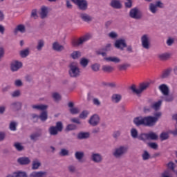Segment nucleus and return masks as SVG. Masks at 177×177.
Listing matches in <instances>:
<instances>
[{"instance_id": "nucleus-13", "label": "nucleus", "mask_w": 177, "mask_h": 177, "mask_svg": "<svg viewBox=\"0 0 177 177\" xmlns=\"http://www.w3.org/2000/svg\"><path fill=\"white\" fill-rule=\"evenodd\" d=\"M100 122V117H99V115L97 114L93 115L88 120V124H90L91 127H97Z\"/></svg>"}, {"instance_id": "nucleus-31", "label": "nucleus", "mask_w": 177, "mask_h": 177, "mask_svg": "<svg viewBox=\"0 0 177 177\" xmlns=\"http://www.w3.org/2000/svg\"><path fill=\"white\" fill-rule=\"evenodd\" d=\"M122 99L121 94H113L111 96V100L113 103H120Z\"/></svg>"}, {"instance_id": "nucleus-19", "label": "nucleus", "mask_w": 177, "mask_h": 177, "mask_svg": "<svg viewBox=\"0 0 177 177\" xmlns=\"http://www.w3.org/2000/svg\"><path fill=\"white\" fill-rule=\"evenodd\" d=\"M80 17L84 23H90V21H92V17L86 12L80 13Z\"/></svg>"}, {"instance_id": "nucleus-30", "label": "nucleus", "mask_w": 177, "mask_h": 177, "mask_svg": "<svg viewBox=\"0 0 177 177\" xmlns=\"http://www.w3.org/2000/svg\"><path fill=\"white\" fill-rule=\"evenodd\" d=\"M104 60L106 62H111L112 63H120L121 59L118 57H104Z\"/></svg>"}, {"instance_id": "nucleus-48", "label": "nucleus", "mask_w": 177, "mask_h": 177, "mask_svg": "<svg viewBox=\"0 0 177 177\" xmlns=\"http://www.w3.org/2000/svg\"><path fill=\"white\" fill-rule=\"evenodd\" d=\"M14 147L18 151H23L24 150V147L20 142H15Z\"/></svg>"}, {"instance_id": "nucleus-49", "label": "nucleus", "mask_w": 177, "mask_h": 177, "mask_svg": "<svg viewBox=\"0 0 177 177\" xmlns=\"http://www.w3.org/2000/svg\"><path fill=\"white\" fill-rule=\"evenodd\" d=\"M9 128L10 130L15 132V131H17V123L16 122H10Z\"/></svg>"}, {"instance_id": "nucleus-21", "label": "nucleus", "mask_w": 177, "mask_h": 177, "mask_svg": "<svg viewBox=\"0 0 177 177\" xmlns=\"http://www.w3.org/2000/svg\"><path fill=\"white\" fill-rule=\"evenodd\" d=\"M52 48L53 50H55V52H62L64 50V46L60 45L57 41H55L53 43Z\"/></svg>"}, {"instance_id": "nucleus-44", "label": "nucleus", "mask_w": 177, "mask_h": 177, "mask_svg": "<svg viewBox=\"0 0 177 177\" xmlns=\"http://www.w3.org/2000/svg\"><path fill=\"white\" fill-rule=\"evenodd\" d=\"M39 118H40L41 121H46L48 120V111H43L39 116Z\"/></svg>"}, {"instance_id": "nucleus-6", "label": "nucleus", "mask_w": 177, "mask_h": 177, "mask_svg": "<svg viewBox=\"0 0 177 177\" xmlns=\"http://www.w3.org/2000/svg\"><path fill=\"white\" fill-rule=\"evenodd\" d=\"M150 86L149 82L146 83H141L138 87V88H136V86L135 84H133L130 89L132 91L133 93H136V95H140L142 92H145Z\"/></svg>"}, {"instance_id": "nucleus-12", "label": "nucleus", "mask_w": 177, "mask_h": 177, "mask_svg": "<svg viewBox=\"0 0 177 177\" xmlns=\"http://www.w3.org/2000/svg\"><path fill=\"white\" fill-rule=\"evenodd\" d=\"M92 38V35L87 34L82 37H80L77 41H74L73 45V46H80L86 42V41H89Z\"/></svg>"}, {"instance_id": "nucleus-23", "label": "nucleus", "mask_w": 177, "mask_h": 177, "mask_svg": "<svg viewBox=\"0 0 177 177\" xmlns=\"http://www.w3.org/2000/svg\"><path fill=\"white\" fill-rule=\"evenodd\" d=\"M68 106L70 109V113L71 114H79L80 110L78 108H74V102H70L68 103Z\"/></svg>"}, {"instance_id": "nucleus-33", "label": "nucleus", "mask_w": 177, "mask_h": 177, "mask_svg": "<svg viewBox=\"0 0 177 177\" xmlns=\"http://www.w3.org/2000/svg\"><path fill=\"white\" fill-rule=\"evenodd\" d=\"M129 67H131V64L128 63L121 64L118 66L119 71H125L129 68Z\"/></svg>"}, {"instance_id": "nucleus-53", "label": "nucleus", "mask_w": 177, "mask_h": 177, "mask_svg": "<svg viewBox=\"0 0 177 177\" xmlns=\"http://www.w3.org/2000/svg\"><path fill=\"white\" fill-rule=\"evenodd\" d=\"M147 145L150 149H153V150L158 149V144L157 142H149Z\"/></svg>"}, {"instance_id": "nucleus-34", "label": "nucleus", "mask_w": 177, "mask_h": 177, "mask_svg": "<svg viewBox=\"0 0 177 177\" xmlns=\"http://www.w3.org/2000/svg\"><path fill=\"white\" fill-rule=\"evenodd\" d=\"M44 175H46V171H32L29 177H42Z\"/></svg>"}, {"instance_id": "nucleus-62", "label": "nucleus", "mask_w": 177, "mask_h": 177, "mask_svg": "<svg viewBox=\"0 0 177 177\" xmlns=\"http://www.w3.org/2000/svg\"><path fill=\"white\" fill-rule=\"evenodd\" d=\"M118 37V35L114 31H112L109 34V37L111 38L112 39H115V38H117Z\"/></svg>"}, {"instance_id": "nucleus-24", "label": "nucleus", "mask_w": 177, "mask_h": 177, "mask_svg": "<svg viewBox=\"0 0 177 177\" xmlns=\"http://www.w3.org/2000/svg\"><path fill=\"white\" fill-rule=\"evenodd\" d=\"M41 165H42L41 160L38 158H35L32 162V169L35 171V169H38Z\"/></svg>"}, {"instance_id": "nucleus-2", "label": "nucleus", "mask_w": 177, "mask_h": 177, "mask_svg": "<svg viewBox=\"0 0 177 177\" xmlns=\"http://www.w3.org/2000/svg\"><path fill=\"white\" fill-rule=\"evenodd\" d=\"M159 90L162 92L165 97V100L167 102H171L174 101V96L169 95V87L167 84H162L159 86Z\"/></svg>"}, {"instance_id": "nucleus-41", "label": "nucleus", "mask_w": 177, "mask_h": 177, "mask_svg": "<svg viewBox=\"0 0 177 177\" xmlns=\"http://www.w3.org/2000/svg\"><path fill=\"white\" fill-rule=\"evenodd\" d=\"M81 56H82V53L80 51H73L71 54V57H72V59H80Z\"/></svg>"}, {"instance_id": "nucleus-15", "label": "nucleus", "mask_w": 177, "mask_h": 177, "mask_svg": "<svg viewBox=\"0 0 177 177\" xmlns=\"http://www.w3.org/2000/svg\"><path fill=\"white\" fill-rule=\"evenodd\" d=\"M19 165H30L31 164V159L27 156L20 157L17 160Z\"/></svg>"}, {"instance_id": "nucleus-46", "label": "nucleus", "mask_w": 177, "mask_h": 177, "mask_svg": "<svg viewBox=\"0 0 177 177\" xmlns=\"http://www.w3.org/2000/svg\"><path fill=\"white\" fill-rule=\"evenodd\" d=\"M78 127L74 124H69L66 126V131H75Z\"/></svg>"}, {"instance_id": "nucleus-39", "label": "nucleus", "mask_w": 177, "mask_h": 177, "mask_svg": "<svg viewBox=\"0 0 177 177\" xmlns=\"http://www.w3.org/2000/svg\"><path fill=\"white\" fill-rule=\"evenodd\" d=\"M88 64H89V59L85 58V57H82L80 59V65L85 68L86 67L88 66Z\"/></svg>"}, {"instance_id": "nucleus-52", "label": "nucleus", "mask_w": 177, "mask_h": 177, "mask_svg": "<svg viewBox=\"0 0 177 177\" xmlns=\"http://www.w3.org/2000/svg\"><path fill=\"white\" fill-rule=\"evenodd\" d=\"M131 136L133 137V139H138V130L136 129H131Z\"/></svg>"}, {"instance_id": "nucleus-54", "label": "nucleus", "mask_w": 177, "mask_h": 177, "mask_svg": "<svg viewBox=\"0 0 177 177\" xmlns=\"http://www.w3.org/2000/svg\"><path fill=\"white\" fill-rule=\"evenodd\" d=\"M167 166L169 171L170 169L171 171H173V172H175V163H174V162H169V163H167Z\"/></svg>"}, {"instance_id": "nucleus-42", "label": "nucleus", "mask_w": 177, "mask_h": 177, "mask_svg": "<svg viewBox=\"0 0 177 177\" xmlns=\"http://www.w3.org/2000/svg\"><path fill=\"white\" fill-rule=\"evenodd\" d=\"M137 138L138 140H142V142H146V140H148L147 139V133H140Z\"/></svg>"}, {"instance_id": "nucleus-26", "label": "nucleus", "mask_w": 177, "mask_h": 177, "mask_svg": "<svg viewBox=\"0 0 177 177\" xmlns=\"http://www.w3.org/2000/svg\"><path fill=\"white\" fill-rule=\"evenodd\" d=\"M84 157H85V153H84V151H77L75 152V158L76 160H77V161H79V162L82 161V158H84Z\"/></svg>"}, {"instance_id": "nucleus-64", "label": "nucleus", "mask_w": 177, "mask_h": 177, "mask_svg": "<svg viewBox=\"0 0 177 177\" xmlns=\"http://www.w3.org/2000/svg\"><path fill=\"white\" fill-rule=\"evenodd\" d=\"M52 97L56 101L60 100L61 99L60 94H59V93H53L52 95Z\"/></svg>"}, {"instance_id": "nucleus-22", "label": "nucleus", "mask_w": 177, "mask_h": 177, "mask_svg": "<svg viewBox=\"0 0 177 177\" xmlns=\"http://www.w3.org/2000/svg\"><path fill=\"white\" fill-rule=\"evenodd\" d=\"M110 6L113 8V9H121L122 8V4L120 0H111Z\"/></svg>"}, {"instance_id": "nucleus-45", "label": "nucleus", "mask_w": 177, "mask_h": 177, "mask_svg": "<svg viewBox=\"0 0 177 177\" xmlns=\"http://www.w3.org/2000/svg\"><path fill=\"white\" fill-rule=\"evenodd\" d=\"M15 177H27V173L26 171H17L13 173Z\"/></svg>"}, {"instance_id": "nucleus-43", "label": "nucleus", "mask_w": 177, "mask_h": 177, "mask_svg": "<svg viewBox=\"0 0 177 177\" xmlns=\"http://www.w3.org/2000/svg\"><path fill=\"white\" fill-rule=\"evenodd\" d=\"M160 177H172V173H171V170L166 169L162 173H161Z\"/></svg>"}, {"instance_id": "nucleus-58", "label": "nucleus", "mask_w": 177, "mask_h": 177, "mask_svg": "<svg viewBox=\"0 0 177 177\" xmlns=\"http://www.w3.org/2000/svg\"><path fill=\"white\" fill-rule=\"evenodd\" d=\"M59 154L62 157H66V156H68V150L66 149H62Z\"/></svg>"}, {"instance_id": "nucleus-1", "label": "nucleus", "mask_w": 177, "mask_h": 177, "mask_svg": "<svg viewBox=\"0 0 177 177\" xmlns=\"http://www.w3.org/2000/svg\"><path fill=\"white\" fill-rule=\"evenodd\" d=\"M68 74L71 78H78L81 75V71L77 62H71L69 65Z\"/></svg>"}, {"instance_id": "nucleus-8", "label": "nucleus", "mask_w": 177, "mask_h": 177, "mask_svg": "<svg viewBox=\"0 0 177 177\" xmlns=\"http://www.w3.org/2000/svg\"><path fill=\"white\" fill-rule=\"evenodd\" d=\"M161 115H162V113L156 112L153 113V116H148V120L149 121V124L151 127H154L156 124H157L158 120L161 118Z\"/></svg>"}, {"instance_id": "nucleus-40", "label": "nucleus", "mask_w": 177, "mask_h": 177, "mask_svg": "<svg viewBox=\"0 0 177 177\" xmlns=\"http://www.w3.org/2000/svg\"><path fill=\"white\" fill-rule=\"evenodd\" d=\"M19 55L21 57H27L30 55V48H26L20 51Z\"/></svg>"}, {"instance_id": "nucleus-7", "label": "nucleus", "mask_w": 177, "mask_h": 177, "mask_svg": "<svg viewBox=\"0 0 177 177\" xmlns=\"http://www.w3.org/2000/svg\"><path fill=\"white\" fill-rule=\"evenodd\" d=\"M129 16L134 20H142L143 19V12L138 7L131 8L129 12Z\"/></svg>"}, {"instance_id": "nucleus-63", "label": "nucleus", "mask_w": 177, "mask_h": 177, "mask_svg": "<svg viewBox=\"0 0 177 177\" xmlns=\"http://www.w3.org/2000/svg\"><path fill=\"white\" fill-rule=\"evenodd\" d=\"M14 85L17 87L23 86V82L21 81V80H16L14 82Z\"/></svg>"}, {"instance_id": "nucleus-55", "label": "nucleus", "mask_w": 177, "mask_h": 177, "mask_svg": "<svg viewBox=\"0 0 177 177\" xmlns=\"http://www.w3.org/2000/svg\"><path fill=\"white\" fill-rule=\"evenodd\" d=\"M91 69L93 70V71H95V73L99 71V70H100V64H94L91 65Z\"/></svg>"}, {"instance_id": "nucleus-17", "label": "nucleus", "mask_w": 177, "mask_h": 177, "mask_svg": "<svg viewBox=\"0 0 177 177\" xmlns=\"http://www.w3.org/2000/svg\"><path fill=\"white\" fill-rule=\"evenodd\" d=\"M41 136H42V133L34 132L29 136V139L31 140V142L35 143V142H38V140H39V138H41Z\"/></svg>"}, {"instance_id": "nucleus-11", "label": "nucleus", "mask_w": 177, "mask_h": 177, "mask_svg": "<svg viewBox=\"0 0 177 177\" xmlns=\"http://www.w3.org/2000/svg\"><path fill=\"white\" fill-rule=\"evenodd\" d=\"M90 158L95 164H102L103 162V156L99 153L93 152Z\"/></svg>"}, {"instance_id": "nucleus-32", "label": "nucleus", "mask_w": 177, "mask_h": 177, "mask_svg": "<svg viewBox=\"0 0 177 177\" xmlns=\"http://www.w3.org/2000/svg\"><path fill=\"white\" fill-rule=\"evenodd\" d=\"M44 46H45V41L44 39H39L37 41V45L36 46L37 50H38V52H41Z\"/></svg>"}, {"instance_id": "nucleus-35", "label": "nucleus", "mask_w": 177, "mask_h": 177, "mask_svg": "<svg viewBox=\"0 0 177 177\" xmlns=\"http://www.w3.org/2000/svg\"><path fill=\"white\" fill-rule=\"evenodd\" d=\"M172 71V68H167L163 71L162 73L160 78L164 80V78H168L169 75H171V72Z\"/></svg>"}, {"instance_id": "nucleus-3", "label": "nucleus", "mask_w": 177, "mask_h": 177, "mask_svg": "<svg viewBox=\"0 0 177 177\" xmlns=\"http://www.w3.org/2000/svg\"><path fill=\"white\" fill-rule=\"evenodd\" d=\"M133 122L134 124H136V127H142V125H145V127H151L148 116L136 117L133 118Z\"/></svg>"}, {"instance_id": "nucleus-27", "label": "nucleus", "mask_w": 177, "mask_h": 177, "mask_svg": "<svg viewBox=\"0 0 177 177\" xmlns=\"http://www.w3.org/2000/svg\"><path fill=\"white\" fill-rule=\"evenodd\" d=\"M148 140H158V135L153 131L147 133Z\"/></svg>"}, {"instance_id": "nucleus-56", "label": "nucleus", "mask_w": 177, "mask_h": 177, "mask_svg": "<svg viewBox=\"0 0 177 177\" xmlns=\"http://www.w3.org/2000/svg\"><path fill=\"white\" fill-rule=\"evenodd\" d=\"M101 50H102V52H110V50H111V44H108L106 45L105 47H103L101 48Z\"/></svg>"}, {"instance_id": "nucleus-14", "label": "nucleus", "mask_w": 177, "mask_h": 177, "mask_svg": "<svg viewBox=\"0 0 177 177\" xmlns=\"http://www.w3.org/2000/svg\"><path fill=\"white\" fill-rule=\"evenodd\" d=\"M21 67H23V63L19 61H14L10 64V70L13 73L15 71H19Z\"/></svg>"}, {"instance_id": "nucleus-51", "label": "nucleus", "mask_w": 177, "mask_h": 177, "mask_svg": "<svg viewBox=\"0 0 177 177\" xmlns=\"http://www.w3.org/2000/svg\"><path fill=\"white\" fill-rule=\"evenodd\" d=\"M68 171L70 174H75L77 172V168L73 165L68 166Z\"/></svg>"}, {"instance_id": "nucleus-25", "label": "nucleus", "mask_w": 177, "mask_h": 177, "mask_svg": "<svg viewBox=\"0 0 177 177\" xmlns=\"http://www.w3.org/2000/svg\"><path fill=\"white\" fill-rule=\"evenodd\" d=\"M18 32H21V34L26 32V26L23 24H19L14 30V34L17 35Z\"/></svg>"}, {"instance_id": "nucleus-9", "label": "nucleus", "mask_w": 177, "mask_h": 177, "mask_svg": "<svg viewBox=\"0 0 177 177\" xmlns=\"http://www.w3.org/2000/svg\"><path fill=\"white\" fill-rule=\"evenodd\" d=\"M128 45L127 44V40L125 39H118L115 40L114 43V47L120 50H124Z\"/></svg>"}, {"instance_id": "nucleus-36", "label": "nucleus", "mask_w": 177, "mask_h": 177, "mask_svg": "<svg viewBox=\"0 0 177 177\" xmlns=\"http://www.w3.org/2000/svg\"><path fill=\"white\" fill-rule=\"evenodd\" d=\"M102 70L104 73H113V71H114V67L109 65H104Z\"/></svg>"}, {"instance_id": "nucleus-37", "label": "nucleus", "mask_w": 177, "mask_h": 177, "mask_svg": "<svg viewBox=\"0 0 177 177\" xmlns=\"http://www.w3.org/2000/svg\"><path fill=\"white\" fill-rule=\"evenodd\" d=\"M158 59H160V60H162V62H165L166 60H168L169 57H171V55H169V53H162V54L158 55Z\"/></svg>"}, {"instance_id": "nucleus-59", "label": "nucleus", "mask_w": 177, "mask_h": 177, "mask_svg": "<svg viewBox=\"0 0 177 177\" xmlns=\"http://www.w3.org/2000/svg\"><path fill=\"white\" fill-rule=\"evenodd\" d=\"M132 0H127V2L124 3L126 9H131V8H132Z\"/></svg>"}, {"instance_id": "nucleus-10", "label": "nucleus", "mask_w": 177, "mask_h": 177, "mask_svg": "<svg viewBox=\"0 0 177 177\" xmlns=\"http://www.w3.org/2000/svg\"><path fill=\"white\" fill-rule=\"evenodd\" d=\"M141 45L147 50L150 49V37H149V35L145 34L141 37Z\"/></svg>"}, {"instance_id": "nucleus-29", "label": "nucleus", "mask_w": 177, "mask_h": 177, "mask_svg": "<svg viewBox=\"0 0 177 177\" xmlns=\"http://www.w3.org/2000/svg\"><path fill=\"white\" fill-rule=\"evenodd\" d=\"M22 104L20 102H13L11 104V107L14 111H19L21 109Z\"/></svg>"}, {"instance_id": "nucleus-57", "label": "nucleus", "mask_w": 177, "mask_h": 177, "mask_svg": "<svg viewBox=\"0 0 177 177\" xmlns=\"http://www.w3.org/2000/svg\"><path fill=\"white\" fill-rule=\"evenodd\" d=\"M88 114H89V112L88 111H83L79 115L80 118H82V120H85L86 117H88Z\"/></svg>"}, {"instance_id": "nucleus-61", "label": "nucleus", "mask_w": 177, "mask_h": 177, "mask_svg": "<svg viewBox=\"0 0 177 177\" xmlns=\"http://www.w3.org/2000/svg\"><path fill=\"white\" fill-rule=\"evenodd\" d=\"M21 95L20 90H16L12 93V97H19Z\"/></svg>"}, {"instance_id": "nucleus-38", "label": "nucleus", "mask_w": 177, "mask_h": 177, "mask_svg": "<svg viewBox=\"0 0 177 177\" xmlns=\"http://www.w3.org/2000/svg\"><path fill=\"white\" fill-rule=\"evenodd\" d=\"M160 140L162 142L164 140H168L169 139V133L162 132L160 135Z\"/></svg>"}, {"instance_id": "nucleus-60", "label": "nucleus", "mask_w": 177, "mask_h": 177, "mask_svg": "<svg viewBox=\"0 0 177 177\" xmlns=\"http://www.w3.org/2000/svg\"><path fill=\"white\" fill-rule=\"evenodd\" d=\"M71 122L73 124H77V125H81L82 122L78 118H73L71 119Z\"/></svg>"}, {"instance_id": "nucleus-18", "label": "nucleus", "mask_w": 177, "mask_h": 177, "mask_svg": "<svg viewBox=\"0 0 177 177\" xmlns=\"http://www.w3.org/2000/svg\"><path fill=\"white\" fill-rule=\"evenodd\" d=\"M89 138H91V133L89 132L81 131L77 135V138L79 139V140L89 139Z\"/></svg>"}, {"instance_id": "nucleus-5", "label": "nucleus", "mask_w": 177, "mask_h": 177, "mask_svg": "<svg viewBox=\"0 0 177 177\" xmlns=\"http://www.w3.org/2000/svg\"><path fill=\"white\" fill-rule=\"evenodd\" d=\"M63 122L58 121L56 122L55 126H52L49 128L48 131L50 135L56 136V135H59V132H63Z\"/></svg>"}, {"instance_id": "nucleus-16", "label": "nucleus", "mask_w": 177, "mask_h": 177, "mask_svg": "<svg viewBox=\"0 0 177 177\" xmlns=\"http://www.w3.org/2000/svg\"><path fill=\"white\" fill-rule=\"evenodd\" d=\"M40 17L41 19H46L48 15L49 14V7L46 6H42L40 9Z\"/></svg>"}, {"instance_id": "nucleus-28", "label": "nucleus", "mask_w": 177, "mask_h": 177, "mask_svg": "<svg viewBox=\"0 0 177 177\" xmlns=\"http://www.w3.org/2000/svg\"><path fill=\"white\" fill-rule=\"evenodd\" d=\"M162 104V100H158L156 102H154L151 105V109H153L155 111H158L160 109H161V106Z\"/></svg>"}, {"instance_id": "nucleus-50", "label": "nucleus", "mask_w": 177, "mask_h": 177, "mask_svg": "<svg viewBox=\"0 0 177 177\" xmlns=\"http://www.w3.org/2000/svg\"><path fill=\"white\" fill-rule=\"evenodd\" d=\"M149 10H150V12H151V13H153V14L157 13V7H156V6L154 3H151L149 4Z\"/></svg>"}, {"instance_id": "nucleus-47", "label": "nucleus", "mask_w": 177, "mask_h": 177, "mask_svg": "<svg viewBox=\"0 0 177 177\" xmlns=\"http://www.w3.org/2000/svg\"><path fill=\"white\" fill-rule=\"evenodd\" d=\"M142 158L144 161H147L150 158V153L147 150L144 151L143 153L142 154Z\"/></svg>"}, {"instance_id": "nucleus-20", "label": "nucleus", "mask_w": 177, "mask_h": 177, "mask_svg": "<svg viewBox=\"0 0 177 177\" xmlns=\"http://www.w3.org/2000/svg\"><path fill=\"white\" fill-rule=\"evenodd\" d=\"M77 6H78L80 10L85 12V10L88 9V1L86 0H81L80 3L77 4Z\"/></svg>"}, {"instance_id": "nucleus-4", "label": "nucleus", "mask_w": 177, "mask_h": 177, "mask_svg": "<svg viewBox=\"0 0 177 177\" xmlns=\"http://www.w3.org/2000/svg\"><path fill=\"white\" fill-rule=\"evenodd\" d=\"M127 153H128V147L122 145L115 149L114 151L113 152V156L117 159L122 158V157H124Z\"/></svg>"}]
</instances>
